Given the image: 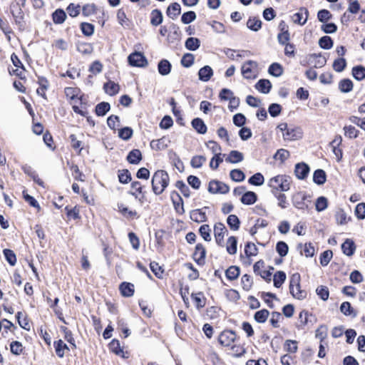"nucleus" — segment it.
<instances>
[{
  "label": "nucleus",
  "instance_id": "nucleus-33",
  "mask_svg": "<svg viewBox=\"0 0 365 365\" xmlns=\"http://www.w3.org/2000/svg\"><path fill=\"white\" fill-rule=\"evenodd\" d=\"M167 15L172 19H175L180 13V6L178 3L170 4L167 9Z\"/></svg>",
  "mask_w": 365,
  "mask_h": 365
},
{
  "label": "nucleus",
  "instance_id": "nucleus-29",
  "mask_svg": "<svg viewBox=\"0 0 365 365\" xmlns=\"http://www.w3.org/2000/svg\"><path fill=\"white\" fill-rule=\"evenodd\" d=\"M327 180V175L324 170L318 169L314 171L313 175V181L317 185H323Z\"/></svg>",
  "mask_w": 365,
  "mask_h": 365
},
{
  "label": "nucleus",
  "instance_id": "nucleus-2",
  "mask_svg": "<svg viewBox=\"0 0 365 365\" xmlns=\"http://www.w3.org/2000/svg\"><path fill=\"white\" fill-rule=\"evenodd\" d=\"M169 181L168 174L165 170H159L155 172L151 180L153 192L157 195L162 194L169 185Z\"/></svg>",
  "mask_w": 365,
  "mask_h": 365
},
{
  "label": "nucleus",
  "instance_id": "nucleus-62",
  "mask_svg": "<svg viewBox=\"0 0 365 365\" xmlns=\"http://www.w3.org/2000/svg\"><path fill=\"white\" fill-rule=\"evenodd\" d=\"M194 58L193 54L190 53H185L181 59V63L184 67L189 68L193 64Z\"/></svg>",
  "mask_w": 365,
  "mask_h": 365
},
{
  "label": "nucleus",
  "instance_id": "nucleus-34",
  "mask_svg": "<svg viewBox=\"0 0 365 365\" xmlns=\"http://www.w3.org/2000/svg\"><path fill=\"white\" fill-rule=\"evenodd\" d=\"M227 223L230 228L233 231H237L240 228V221L235 215H230L227 219Z\"/></svg>",
  "mask_w": 365,
  "mask_h": 365
},
{
  "label": "nucleus",
  "instance_id": "nucleus-12",
  "mask_svg": "<svg viewBox=\"0 0 365 365\" xmlns=\"http://www.w3.org/2000/svg\"><path fill=\"white\" fill-rule=\"evenodd\" d=\"M305 199L306 195L304 193L297 192L292 195V203L296 208L304 210L307 207V205L304 202Z\"/></svg>",
  "mask_w": 365,
  "mask_h": 365
},
{
  "label": "nucleus",
  "instance_id": "nucleus-54",
  "mask_svg": "<svg viewBox=\"0 0 365 365\" xmlns=\"http://www.w3.org/2000/svg\"><path fill=\"white\" fill-rule=\"evenodd\" d=\"M319 45L322 48L329 49L333 46V41L331 37L324 36L320 38Z\"/></svg>",
  "mask_w": 365,
  "mask_h": 365
},
{
  "label": "nucleus",
  "instance_id": "nucleus-36",
  "mask_svg": "<svg viewBox=\"0 0 365 365\" xmlns=\"http://www.w3.org/2000/svg\"><path fill=\"white\" fill-rule=\"evenodd\" d=\"M352 75L357 81H361L365 78V67L363 66H356L352 68Z\"/></svg>",
  "mask_w": 365,
  "mask_h": 365
},
{
  "label": "nucleus",
  "instance_id": "nucleus-58",
  "mask_svg": "<svg viewBox=\"0 0 365 365\" xmlns=\"http://www.w3.org/2000/svg\"><path fill=\"white\" fill-rule=\"evenodd\" d=\"M192 299L195 302L197 309H200L205 306L204 296L201 292L192 294Z\"/></svg>",
  "mask_w": 365,
  "mask_h": 365
},
{
  "label": "nucleus",
  "instance_id": "nucleus-24",
  "mask_svg": "<svg viewBox=\"0 0 365 365\" xmlns=\"http://www.w3.org/2000/svg\"><path fill=\"white\" fill-rule=\"evenodd\" d=\"M120 291L124 297H131L134 294V285L129 282H123L120 285Z\"/></svg>",
  "mask_w": 365,
  "mask_h": 365
},
{
  "label": "nucleus",
  "instance_id": "nucleus-64",
  "mask_svg": "<svg viewBox=\"0 0 365 365\" xmlns=\"http://www.w3.org/2000/svg\"><path fill=\"white\" fill-rule=\"evenodd\" d=\"M355 215L359 220L365 219V203H359L355 208Z\"/></svg>",
  "mask_w": 365,
  "mask_h": 365
},
{
  "label": "nucleus",
  "instance_id": "nucleus-11",
  "mask_svg": "<svg viewBox=\"0 0 365 365\" xmlns=\"http://www.w3.org/2000/svg\"><path fill=\"white\" fill-rule=\"evenodd\" d=\"M227 230L223 223L217 222L214 226V235L217 245L222 246Z\"/></svg>",
  "mask_w": 365,
  "mask_h": 365
},
{
  "label": "nucleus",
  "instance_id": "nucleus-48",
  "mask_svg": "<svg viewBox=\"0 0 365 365\" xmlns=\"http://www.w3.org/2000/svg\"><path fill=\"white\" fill-rule=\"evenodd\" d=\"M170 34L168 35V38L172 40H179L180 38L181 31L178 26L175 24H171L170 26Z\"/></svg>",
  "mask_w": 365,
  "mask_h": 365
},
{
  "label": "nucleus",
  "instance_id": "nucleus-45",
  "mask_svg": "<svg viewBox=\"0 0 365 365\" xmlns=\"http://www.w3.org/2000/svg\"><path fill=\"white\" fill-rule=\"evenodd\" d=\"M339 88L342 93H349L353 88V83L349 79H343L339 83Z\"/></svg>",
  "mask_w": 365,
  "mask_h": 365
},
{
  "label": "nucleus",
  "instance_id": "nucleus-40",
  "mask_svg": "<svg viewBox=\"0 0 365 365\" xmlns=\"http://www.w3.org/2000/svg\"><path fill=\"white\" fill-rule=\"evenodd\" d=\"M163 21V14L158 9H155L151 12L150 24L153 26H157Z\"/></svg>",
  "mask_w": 365,
  "mask_h": 365
},
{
  "label": "nucleus",
  "instance_id": "nucleus-44",
  "mask_svg": "<svg viewBox=\"0 0 365 365\" xmlns=\"http://www.w3.org/2000/svg\"><path fill=\"white\" fill-rule=\"evenodd\" d=\"M268 72L272 76L279 77L282 74L283 69L280 64L277 63H273L269 66Z\"/></svg>",
  "mask_w": 365,
  "mask_h": 365
},
{
  "label": "nucleus",
  "instance_id": "nucleus-16",
  "mask_svg": "<svg viewBox=\"0 0 365 365\" xmlns=\"http://www.w3.org/2000/svg\"><path fill=\"white\" fill-rule=\"evenodd\" d=\"M341 250L344 255L347 256L353 255L356 250L354 241L350 239H346L341 245Z\"/></svg>",
  "mask_w": 365,
  "mask_h": 365
},
{
  "label": "nucleus",
  "instance_id": "nucleus-25",
  "mask_svg": "<svg viewBox=\"0 0 365 365\" xmlns=\"http://www.w3.org/2000/svg\"><path fill=\"white\" fill-rule=\"evenodd\" d=\"M340 311L345 316H350L356 317L357 315L356 312L351 306V304L348 302H343L340 306Z\"/></svg>",
  "mask_w": 365,
  "mask_h": 365
},
{
  "label": "nucleus",
  "instance_id": "nucleus-22",
  "mask_svg": "<svg viewBox=\"0 0 365 365\" xmlns=\"http://www.w3.org/2000/svg\"><path fill=\"white\" fill-rule=\"evenodd\" d=\"M192 128L200 134H205L207 132V126L204 121L200 118H196L192 120Z\"/></svg>",
  "mask_w": 365,
  "mask_h": 365
},
{
  "label": "nucleus",
  "instance_id": "nucleus-10",
  "mask_svg": "<svg viewBox=\"0 0 365 365\" xmlns=\"http://www.w3.org/2000/svg\"><path fill=\"white\" fill-rule=\"evenodd\" d=\"M128 59L130 65L133 66L143 67L147 64L145 57L140 52L130 54Z\"/></svg>",
  "mask_w": 365,
  "mask_h": 365
},
{
  "label": "nucleus",
  "instance_id": "nucleus-46",
  "mask_svg": "<svg viewBox=\"0 0 365 365\" xmlns=\"http://www.w3.org/2000/svg\"><path fill=\"white\" fill-rule=\"evenodd\" d=\"M269 312L268 310L264 309L257 311L254 316L255 321L258 323H264L267 321L269 317Z\"/></svg>",
  "mask_w": 365,
  "mask_h": 365
},
{
  "label": "nucleus",
  "instance_id": "nucleus-63",
  "mask_svg": "<svg viewBox=\"0 0 365 365\" xmlns=\"http://www.w3.org/2000/svg\"><path fill=\"white\" fill-rule=\"evenodd\" d=\"M196 19V14L194 11H190L182 15L181 21L183 24H187L193 21Z\"/></svg>",
  "mask_w": 365,
  "mask_h": 365
},
{
  "label": "nucleus",
  "instance_id": "nucleus-51",
  "mask_svg": "<svg viewBox=\"0 0 365 365\" xmlns=\"http://www.w3.org/2000/svg\"><path fill=\"white\" fill-rule=\"evenodd\" d=\"M230 178L235 182H242L245 178V173L240 169H234L230 173Z\"/></svg>",
  "mask_w": 365,
  "mask_h": 365
},
{
  "label": "nucleus",
  "instance_id": "nucleus-43",
  "mask_svg": "<svg viewBox=\"0 0 365 365\" xmlns=\"http://www.w3.org/2000/svg\"><path fill=\"white\" fill-rule=\"evenodd\" d=\"M225 275L229 280H235L240 275V268L236 266H231L226 270Z\"/></svg>",
  "mask_w": 365,
  "mask_h": 365
},
{
  "label": "nucleus",
  "instance_id": "nucleus-56",
  "mask_svg": "<svg viewBox=\"0 0 365 365\" xmlns=\"http://www.w3.org/2000/svg\"><path fill=\"white\" fill-rule=\"evenodd\" d=\"M66 17V13L61 9H58L53 14V20L56 24H62Z\"/></svg>",
  "mask_w": 365,
  "mask_h": 365
},
{
  "label": "nucleus",
  "instance_id": "nucleus-6",
  "mask_svg": "<svg viewBox=\"0 0 365 365\" xmlns=\"http://www.w3.org/2000/svg\"><path fill=\"white\" fill-rule=\"evenodd\" d=\"M26 0H15L10 6V10L15 21L18 24L21 23L23 19L24 13L22 8L24 6Z\"/></svg>",
  "mask_w": 365,
  "mask_h": 365
},
{
  "label": "nucleus",
  "instance_id": "nucleus-47",
  "mask_svg": "<svg viewBox=\"0 0 365 365\" xmlns=\"http://www.w3.org/2000/svg\"><path fill=\"white\" fill-rule=\"evenodd\" d=\"M3 254L9 262V264L11 266H14L16 263V257L15 253L9 249H4L3 250Z\"/></svg>",
  "mask_w": 365,
  "mask_h": 365
},
{
  "label": "nucleus",
  "instance_id": "nucleus-18",
  "mask_svg": "<svg viewBox=\"0 0 365 365\" xmlns=\"http://www.w3.org/2000/svg\"><path fill=\"white\" fill-rule=\"evenodd\" d=\"M171 63L166 59H162L158 64V70L160 75L167 76L171 71Z\"/></svg>",
  "mask_w": 365,
  "mask_h": 365
},
{
  "label": "nucleus",
  "instance_id": "nucleus-52",
  "mask_svg": "<svg viewBox=\"0 0 365 365\" xmlns=\"http://www.w3.org/2000/svg\"><path fill=\"white\" fill-rule=\"evenodd\" d=\"M278 41L280 44L284 45L289 43V33L287 29L282 28V31L277 36Z\"/></svg>",
  "mask_w": 365,
  "mask_h": 365
},
{
  "label": "nucleus",
  "instance_id": "nucleus-26",
  "mask_svg": "<svg viewBox=\"0 0 365 365\" xmlns=\"http://www.w3.org/2000/svg\"><path fill=\"white\" fill-rule=\"evenodd\" d=\"M119 212L126 218L133 219L138 218V215L136 211L129 210L127 207H125L123 204L118 205Z\"/></svg>",
  "mask_w": 365,
  "mask_h": 365
},
{
  "label": "nucleus",
  "instance_id": "nucleus-4",
  "mask_svg": "<svg viewBox=\"0 0 365 365\" xmlns=\"http://www.w3.org/2000/svg\"><path fill=\"white\" fill-rule=\"evenodd\" d=\"M289 291L292 295L297 299H303L307 296V292L300 288V275L298 273L293 274L290 279Z\"/></svg>",
  "mask_w": 365,
  "mask_h": 365
},
{
  "label": "nucleus",
  "instance_id": "nucleus-37",
  "mask_svg": "<svg viewBox=\"0 0 365 365\" xmlns=\"http://www.w3.org/2000/svg\"><path fill=\"white\" fill-rule=\"evenodd\" d=\"M77 51L82 54H90L93 51V46L89 43L78 42L76 45Z\"/></svg>",
  "mask_w": 365,
  "mask_h": 365
},
{
  "label": "nucleus",
  "instance_id": "nucleus-53",
  "mask_svg": "<svg viewBox=\"0 0 365 365\" xmlns=\"http://www.w3.org/2000/svg\"><path fill=\"white\" fill-rule=\"evenodd\" d=\"M346 66V61L344 58L336 59L333 63V68L336 72H341Z\"/></svg>",
  "mask_w": 365,
  "mask_h": 365
},
{
  "label": "nucleus",
  "instance_id": "nucleus-9",
  "mask_svg": "<svg viewBox=\"0 0 365 365\" xmlns=\"http://www.w3.org/2000/svg\"><path fill=\"white\" fill-rule=\"evenodd\" d=\"M229 190V186L220 181L212 180L209 183L208 191L213 194H226Z\"/></svg>",
  "mask_w": 365,
  "mask_h": 365
},
{
  "label": "nucleus",
  "instance_id": "nucleus-23",
  "mask_svg": "<svg viewBox=\"0 0 365 365\" xmlns=\"http://www.w3.org/2000/svg\"><path fill=\"white\" fill-rule=\"evenodd\" d=\"M190 219L197 222H202L207 220V216L202 210L196 209L190 212Z\"/></svg>",
  "mask_w": 365,
  "mask_h": 365
},
{
  "label": "nucleus",
  "instance_id": "nucleus-8",
  "mask_svg": "<svg viewBox=\"0 0 365 365\" xmlns=\"http://www.w3.org/2000/svg\"><path fill=\"white\" fill-rule=\"evenodd\" d=\"M236 338L235 333L231 330H225L218 336L219 343L224 346H231Z\"/></svg>",
  "mask_w": 365,
  "mask_h": 365
},
{
  "label": "nucleus",
  "instance_id": "nucleus-17",
  "mask_svg": "<svg viewBox=\"0 0 365 365\" xmlns=\"http://www.w3.org/2000/svg\"><path fill=\"white\" fill-rule=\"evenodd\" d=\"M255 88L257 91L259 92L267 94L269 93L271 88H272V83L271 82L267 79H260L255 85Z\"/></svg>",
  "mask_w": 365,
  "mask_h": 365
},
{
  "label": "nucleus",
  "instance_id": "nucleus-27",
  "mask_svg": "<svg viewBox=\"0 0 365 365\" xmlns=\"http://www.w3.org/2000/svg\"><path fill=\"white\" fill-rule=\"evenodd\" d=\"M142 159L141 152L138 149L131 150L128 156L127 160L131 164H138Z\"/></svg>",
  "mask_w": 365,
  "mask_h": 365
},
{
  "label": "nucleus",
  "instance_id": "nucleus-30",
  "mask_svg": "<svg viewBox=\"0 0 365 365\" xmlns=\"http://www.w3.org/2000/svg\"><path fill=\"white\" fill-rule=\"evenodd\" d=\"M200 46V41L197 38L189 37L185 43V48L189 51H196Z\"/></svg>",
  "mask_w": 365,
  "mask_h": 365
},
{
  "label": "nucleus",
  "instance_id": "nucleus-13",
  "mask_svg": "<svg viewBox=\"0 0 365 365\" xmlns=\"http://www.w3.org/2000/svg\"><path fill=\"white\" fill-rule=\"evenodd\" d=\"M309 172V167L304 163H297L295 165L294 173L298 179H304Z\"/></svg>",
  "mask_w": 365,
  "mask_h": 365
},
{
  "label": "nucleus",
  "instance_id": "nucleus-28",
  "mask_svg": "<svg viewBox=\"0 0 365 365\" xmlns=\"http://www.w3.org/2000/svg\"><path fill=\"white\" fill-rule=\"evenodd\" d=\"M256 201L257 195L252 191L245 192L241 197V202L245 205H253Z\"/></svg>",
  "mask_w": 365,
  "mask_h": 365
},
{
  "label": "nucleus",
  "instance_id": "nucleus-1",
  "mask_svg": "<svg viewBox=\"0 0 365 365\" xmlns=\"http://www.w3.org/2000/svg\"><path fill=\"white\" fill-rule=\"evenodd\" d=\"M292 182V178L287 175H277L271 178L267 185L272 189V192H287L290 189Z\"/></svg>",
  "mask_w": 365,
  "mask_h": 365
},
{
  "label": "nucleus",
  "instance_id": "nucleus-42",
  "mask_svg": "<svg viewBox=\"0 0 365 365\" xmlns=\"http://www.w3.org/2000/svg\"><path fill=\"white\" fill-rule=\"evenodd\" d=\"M237 238L234 236L230 237L227 241V251L230 255H235L237 252Z\"/></svg>",
  "mask_w": 365,
  "mask_h": 365
},
{
  "label": "nucleus",
  "instance_id": "nucleus-19",
  "mask_svg": "<svg viewBox=\"0 0 365 365\" xmlns=\"http://www.w3.org/2000/svg\"><path fill=\"white\" fill-rule=\"evenodd\" d=\"M53 346L57 356L60 358H63L65 355V351L69 350L68 346L61 339L54 341Z\"/></svg>",
  "mask_w": 365,
  "mask_h": 365
},
{
  "label": "nucleus",
  "instance_id": "nucleus-15",
  "mask_svg": "<svg viewBox=\"0 0 365 365\" xmlns=\"http://www.w3.org/2000/svg\"><path fill=\"white\" fill-rule=\"evenodd\" d=\"M213 75V71L209 66H205L198 71L199 79L202 81H208Z\"/></svg>",
  "mask_w": 365,
  "mask_h": 365
},
{
  "label": "nucleus",
  "instance_id": "nucleus-32",
  "mask_svg": "<svg viewBox=\"0 0 365 365\" xmlns=\"http://www.w3.org/2000/svg\"><path fill=\"white\" fill-rule=\"evenodd\" d=\"M272 194L277 200V205L282 209H285L288 207L289 202L287 199V196L282 193V192H273Z\"/></svg>",
  "mask_w": 365,
  "mask_h": 365
},
{
  "label": "nucleus",
  "instance_id": "nucleus-7",
  "mask_svg": "<svg viewBox=\"0 0 365 365\" xmlns=\"http://www.w3.org/2000/svg\"><path fill=\"white\" fill-rule=\"evenodd\" d=\"M309 11L305 7H300L297 12L294 13L292 16L291 19L293 23L298 24L299 26H304L309 18Z\"/></svg>",
  "mask_w": 365,
  "mask_h": 365
},
{
  "label": "nucleus",
  "instance_id": "nucleus-59",
  "mask_svg": "<svg viewBox=\"0 0 365 365\" xmlns=\"http://www.w3.org/2000/svg\"><path fill=\"white\" fill-rule=\"evenodd\" d=\"M327 199L323 196L319 197L317 198L315 203L316 210L318 212L324 211L327 207Z\"/></svg>",
  "mask_w": 365,
  "mask_h": 365
},
{
  "label": "nucleus",
  "instance_id": "nucleus-31",
  "mask_svg": "<svg viewBox=\"0 0 365 365\" xmlns=\"http://www.w3.org/2000/svg\"><path fill=\"white\" fill-rule=\"evenodd\" d=\"M243 154L237 150H232L226 161L230 163H237L243 160Z\"/></svg>",
  "mask_w": 365,
  "mask_h": 365
},
{
  "label": "nucleus",
  "instance_id": "nucleus-14",
  "mask_svg": "<svg viewBox=\"0 0 365 365\" xmlns=\"http://www.w3.org/2000/svg\"><path fill=\"white\" fill-rule=\"evenodd\" d=\"M341 141H342V139L339 136V137H336L330 143V146L332 148V151H333L334 154L335 155V156H336V158L338 161L340 160L341 159V158H342V151L339 148V146L341 144Z\"/></svg>",
  "mask_w": 365,
  "mask_h": 365
},
{
  "label": "nucleus",
  "instance_id": "nucleus-20",
  "mask_svg": "<svg viewBox=\"0 0 365 365\" xmlns=\"http://www.w3.org/2000/svg\"><path fill=\"white\" fill-rule=\"evenodd\" d=\"M109 348L110 351L115 354L116 355L120 356L124 359L128 358V356L125 355L126 353H125L123 349L120 347V344L118 340H112V341L109 344Z\"/></svg>",
  "mask_w": 365,
  "mask_h": 365
},
{
  "label": "nucleus",
  "instance_id": "nucleus-55",
  "mask_svg": "<svg viewBox=\"0 0 365 365\" xmlns=\"http://www.w3.org/2000/svg\"><path fill=\"white\" fill-rule=\"evenodd\" d=\"M332 256L333 253L331 250L323 252L320 255V264L324 267L327 266L329 263Z\"/></svg>",
  "mask_w": 365,
  "mask_h": 365
},
{
  "label": "nucleus",
  "instance_id": "nucleus-38",
  "mask_svg": "<svg viewBox=\"0 0 365 365\" xmlns=\"http://www.w3.org/2000/svg\"><path fill=\"white\" fill-rule=\"evenodd\" d=\"M247 26L252 31H257L262 27V21L257 18H250L247 22Z\"/></svg>",
  "mask_w": 365,
  "mask_h": 365
},
{
  "label": "nucleus",
  "instance_id": "nucleus-39",
  "mask_svg": "<svg viewBox=\"0 0 365 365\" xmlns=\"http://www.w3.org/2000/svg\"><path fill=\"white\" fill-rule=\"evenodd\" d=\"M248 182L255 186H260L264 182V178L262 173H257L249 178Z\"/></svg>",
  "mask_w": 365,
  "mask_h": 365
},
{
  "label": "nucleus",
  "instance_id": "nucleus-60",
  "mask_svg": "<svg viewBox=\"0 0 365 365\" xmlns=\"http://www.w3.org/2000/svg\"><path fill=\"white\" fill-rule=\"evenodd\" d=\"M316 292L322 300L326 301L328 299L329 292L327 287L322 285L318 287L316 289Z\"/></svg>",
  "mask_w": 365,
  "mask_h": 365
},
{
  "label": "nucleus",
  "instance_id": "nucleus-50",
  "mask_svg": "<svg viewBox=\"0 0 365 365\" xmlns=\"http://www.w3.org/2000/svg\"><path fill=\"white\" fill-rule=\"evenodd\" d=\"M200 234L201 237L207 242H210L211 240V229L208 225H202L200 226L199 229Z\"/></svg>",
  "mask_w": 365,
  "mask_h": 365
},
{
  "label": "nucleus",
  "instance_id": "nucleus-41",
  "mask_svg": "<svg viewBox=\"0 0 365 365\" xmlns=\"http://www.w3.org/2000/svg\"><path fill=\"white\" fill-rule=\"evenodd\" d=\"M110 106L107 102H101L96 106V113L98 116H103L109 111Z\"/></svg>",
  "mask_w": 365,
  "mask_h": 365
},
{
  "label": "nucleus",
  "instance_id": "nucleus-61",
  "mask_svg": "<svg viewBox=\"0 0 365 365\" xmlns=\"http://www.w3.org/2000/svg\"><path fill=\"white\" fill-rule=\"evenodd\" d=\"M11 352L15 355H20L23 351L22 344L18 341H12L10 344Z\"/></svg>",
  "mask_w": 365,
  "mask_h": 365
},
{
  "label": "nucleus",
  "instance_id": "nucleus-21",
  "mask_svg": "<svg viewBox=\"0 0 365 365\" xmlns=\"http://www.w3.org/2000/svg\"><path fill=\"white\" fill-rule=\"evenodd\" d=\"M103 88L105 92L109 96H114L120 91L119 85L111 81L106 83L103 86Z\"/></svg>",
  "mask_w": 365,
  "mask_h": 365
},
{
  "label": "nucleus",
  "instance_id": "nucleus-3",
  "mask_svg": "<svg viewBox=\"0 0 365 365\" xmlns=\"http://www.w3.org/2000/svg\"><path fill=\"white\" fill-rule=\"evenodd\" d=\"M277 129L282 133L284 140H296L302 138V132L299 128L292 125L289 126L287 123H282L278 125Z\"/></svg>",
  "mask_w": 365,
  "mask_h": 365
},
{
  "label": "nucleus",
  "instance_id": "nucleus-35",
  "mask_svg": "<svg viewBox=\"0 0 365 365\" xmlns=\"http://www.w3.org/2000/svg\"><path fill=\"white\" fill-rule=\"evenodd\" d=\"M286 279V274L283 271H277L273 276L274 286L279 288Z\"/></svg>",
  "mask_w": 365,
  "mask_h": 365
},
{
  "label": "nucleus",
  "instance_id": "nucleus-49",
  "mask_svg": "<svg viewBox=\"0 0 365 365\" xmlns=\"http://www.w3.org/2000/svg\"><path fill=\"white\" fill-rule=\"evenodd\" d=\"M22 316L23 313L21 312H17L16 319L18 320V323L21 328L29 331L31 328L29 319L26 317L22 318Z\"/></svg>",
  "mask_w": 365,
  "mask_h": 365
},
{
  "label": "nucleus",
  "instance_id": "nucleus-5",
  "mask_svg": "<svg viewBox=\"0 0 365 365\" xmlns=\"http://www.w3.org/2000/svg\"><path fill=\"white\" fill-rule=\"evenodd\" d=\"M258 63L252 60L244 63L241 68V72L244 78L247 79L255 78L257 76Z\"/></svg>",
  "mask_w": 365,
  "mask_h": 365
},
{
  "label": "nucleus",
  "instance_id": "nucleus-57",
  "mask_svg": "<svg viewBox=\"0 0 365 365\" xmlns=\"http://www.w3.org/2000/svg\"><path fill=\"white\" fill-rule=\"evenodd\" d=\"M317 18L321 22H327L332 18V15L329 11L322 9L318 11Z\"/></svg>",
  "mask_w": 365,
  "mask_h": 365
}]
</instances>
